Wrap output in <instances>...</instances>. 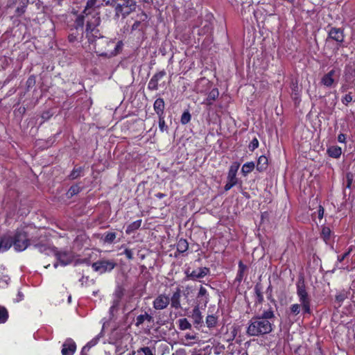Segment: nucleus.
I'll return each mask as SVG.
<instances>
[{
  "label": "nucleus",
  "mask_w": 355,
  "mask_h": 355,
  "mask_svg": "<svg viewBox=\"0 0 355 355\" xmlns=\"http://www.w3.org/2000/svg\"><path fill=\"white\" fill-rule=\"evenodd\" d=\"M261 290H262V288L261 286V284H256V286H254V292L256 294V301H255L256 304H262L263 302V295Z\"/></svg>",
  "instance_id": "obj_26"
},
{
  "label": "nucleus",
  "mask_w": 355,
  "mask_h": 355,
  "mask_svg": "<svg viewBox=\"0 0 355 355\" xmlns=\"http://www.w3.org/2000/svg\"><path fill=\"white\" fill-rule=\"evenodd\" d=\"M115 16L119 17L121 16L125 18L132 12L136 9V1L134 0H116L114 1Z\"/></svg>",
  "instance_id": "obj_5"
},
{
  "label": "nucleus",
  "mask_w": 355,
  "mask_h": 355,
  "mask_svg": "<svg viewBox=\"0 0 355 355\" xmlns=\"http://www.w3.org/2000/svg\"><path fill=\"white\" fill-rule=\"evenodd\" d=\"M189 248V243L186 239H180L177 243V250L179 252L183 253Z\"/></svg>",
  "instance_id": "obj_28"
},
{
  "label": "nucleus",
  "mask_w": 355,
  "mask_h": 355,
  "mask_svg": "<svg viewBox=\"0 0 355 355\" xmlns=\"http://www.w3.org/2000/svg\"><path fill=\"white\" fill-rule=\"evenodd\" d=\"M191 114L188 111L184 112L181 116V123L183 125L187 124L191 120Z\"/></svg>",
  "instance_id": "obj_38"
},
{
  "label": "nucleus",
  "mask_w": 355,
  "mask_h": 355,
  "mask_svg": "<svg viewBox=\"0 0 355 355\" xmlns=\"http://www.w3.org/2000/svg\"><path fill=\"white\" fill-rule=\"evenodd\" d=\"M116 263L114 260L101 259L92 263V268L94 271L101 274L110 272L113 270Z\"/></svg>",
  "instance_id": "obj_7"
},
{
  "label": "nucleus",
  "mask_w": 355,
  "mask_h": 355,
  "mask_svg": "<svg viewBox=\"0 0 355 355\" xmlns=\"http://www.w3.org/2000/svg\"><path fill=\"white\" fill-rule=\"evenodd\" d=\"M209 268L207 267L199 268L197 270H193L189 272V270L186 272L187 277L191 279L195 280L200 278H203L209 273Z\"/></svg>",
  "instance_id": "obj_14"
},
{
  "label": "nucleus",
  "mask_w": 355,
  "mask_h": 355,
  "mask_svg": "<svg viewBox=\"0 0 355 355\" xmlns=\"http://www.w3.org/2000/svg\"><path fill=\"white\" fill-rule=\"evenodd\" d=\"M16 12L18 13L19 15H20L24 12V8L23 7L17 8Z\"/></svg>",
  "instance_id": "obj_53"
},
{
  "label": "nucleus",
  "mask_w": 355,
  "mask_h": 355,
  "mask_svg": "<svg viewBox=\"0 0 355 355\" xmlns=\"http://www.w3.org/2000/svg\"><path fill=\"white\" fill-rule=\"evenodd\" d=\"M342 101L345 104H347V103H350L351 101H352V95L350 94H346L342 99Z\"/></svg>",
  "instance_id": "obj_47"
},
{
  "label": "nucleus",
  "mask_w": 355,
  "mask_h": 355,
  "mask_svg": "<svg viewBox=\"0 0 355 355\" xmlns=\"http://www.w3.org/2000/svg\"><path fill=\"white\" fill-rule=\"evenodd\" d=\"M86 37L90 43H94L95 40L102 37L97 28L101 22L99 13H95L91 18L86 19Z\"/></svg>",
  "instance_id": "obj_4"
},
{
  "label": "nucleus",
  "mask_w": 355,
  "mask_h": 355,
  "mask_svg": "<svg viewBox=\"0 0 355 355\" xmlns=\"http://www.w3.org/2000/svg\"><path fill=\"white\" fill-rule=\"evenodd\" d=\"M254 166L255 165L253 162H247L243 165L241 172L244 175H246L253 171Z\"/></svg>",
  "instance_id": "obj_30"
},
{
  "label": "nucleus",
  "mask_w": 355,
  "mask_h": 355,
  "mask_svg": "<svg viewBox=\"0 0 355 355\" xmlns=\"http://www.w3.org/2000/svg\"><path fill=\"white\" fill-rule=\"evenodd\" d=\"M142 352L144 355H154L152 349L148 347H144L137 350V353Z\"/></svg>",
  "instance_id": "obj_42"
},
{
  "label": "nucleus",
  "mask_w": 355,
  "mask_h": 355,
  "mask_svg": "<svg viewBox=\"0 0 355 355\" xmlns=\"http://www.w3.org/2000/svg\"><path fill=\"white\" fill-rule=\"evenodd\" d=\"M166 75L164 71H161L155 73L150 80L148 84V88L150 90H157L158 89L159 81Z\"/></svg>",
  "instance_id": "obj_16"
},
{
  "label": "nucleus",
  "mask_w": 355,
  "mask_h": 355,
  "mask_svg": "<svg viewBox=\"0 0 355 355\" xmlns=\"http://www.w3.org/2000/svg\"><path fill=\"white\" fill-rule=\"evenodd\" d=\"M318 212V218L320 219H322L324 216V208L322 206H320Z\"/></svg>",
  "instance_id": "obj_51"
},
{
  "label": "nucleus",
  "mask_w": 355,
  "mask_h": 355,
  "mask_svg": "<svg viewBox=\"0 0 355 355\" xmlns=\"http://www.w3.org/2000/svg\"><path fill=\"white\" fill-rule=\"evenodd\" d=\"M97 0H87L86 3V6L83 12V17L85 19L91 18L92 15L95 13H98L96 12L95 9L98 8L100 6L97 5Z\"/></svg>",
  "instance_id": "obj_13"
},
{
  "label": "nucleus",
  "mask_w": 355,
  "mask_h": 355,
  "mask_svg": "<svg viewBox=\"0 0 355 355\" xmlns=\"http://www.w3.org/2000/svg\"><path fill=\"white\" fill-rule=\"evenodd\" d=\"M336 300L338 302H343L345 299L344 295H336Z\"/></svg>",
  "instance_id": "obj_54"
},
{
  "label": "nucleus",
  "mask_w": 355,
  "mask_h": 355,
  "mask_svg": "<svg viewBox=\"0 0 355 355\" xmlns=\"http://www.w3.org/2000/svg\"><path fill=\"white\" fill-rule=\"evenodd\" d=\"M191 318L193 319V324L196 326H201L203 323L202 315L198 306L194 307L191 313Z\"/></svg>",
  "instance_id": "obj_20"
},
{
  "label": "nucleus",
  "mask_w": 355,
  "mask_h": 355,
  "mask_svg": "<svg viewBox=\"0 0 355 355\" xmlns=\"http://www.w3.org/2000/svg\"><path fill=\"white\" fill-rule=\"evenodd\" d=\"M141 220H137L132 223L131 224H130L128 226L127 230H126V233L130 234L132 232H134L135 230L139 229V227L141 226Z\"/></svg>",
  "instance_id": "obj_31"
},
{
  "label": "nucleus",
  "mask_w": 355,
  "mask_h": 355,
  "mask_svg": "<svg viewBox=\"0 0 355 355\" xmlns=\"http://www.w3.org/2000/svg\"><path fill=\"white\" fill-rule=\"evenodd\" d=\"M71 296H69V298H68V301H69V302H70V301H71Z\"/></svg>",
  "instance_id": "obj_61"
},
{
  "label": "nucleus",
  "mask_w": 355,
  "mask_h": 355,
  "mask_svg": "<svg viewBox=\"0 0 355 355\" xmlns=\"http://www.w3.org/2000/svg\"><path fill=\"white\" fill-rule=\"evenodd\" d=\"M35 83V80L34 79L31 78H29L27 80V84L28 85V86H30L31 84L34 83Z\"/></svg>",
  "instance_id": "obj_56"
},
{
  "label": "nucleus",
  "mask_w": 355,
  "mask_h": 355,
  "mask_svg": "<svg viewBox=\"0 0 355 355\" xmlns=\"http://www.w3.org/2000/svg\"><path fill=\"white\" fill-rule=\"evenodd\" d=\"M82 172V168L79 167L78 168H74L69 175V178L71 180H74L80 176V173Z\"/></svg>",
  "instance_id": "obj_40"
},
{
  "label": "nucleus",
  "mask_w": 355,
  "mask_h": 355,
  "mask_svg": "<svg viewBox=\"0 0 355 355\" xmlns=\"http://www.w3.org/2000/svg\"><path fill=\"white\" fill-rule=\"evenodd\" d=\"M247 269V267L245 265H244L242 261H239V270L238 273L236 277V280L239 282H241L244 277L245 272Z\"/></svg>",
  "instance_id": "obj_29"
},
{
  "label": "nucleus",
  "mask_w": 355,
  "mask_h": 355,
  "mask_svg": "<svg viewBox=\"0 0 355 355\" xmlns=\"http://www.w3.org/2000/svg\"><path fill=\"white\" fill-rule=\"evenodd\" d=\"M80 191V188L79 186L78 185H73V186H71L69 189L67 191V196L69 198H71L73 196L78 193Z\"/></svg>",
  "instance_id": "obj_36"
},
{
  "label": "nucleus",
  "mask_w": 355,
  "mask_h": 355,
  "mask_svg": "<svg viewBox=\"0 0 355 355\" xmlns=\"http://www.w3.org/2000/svg\"><path fill=\"white\" fill-rule=\"evenodd\" d=\"M116 1V0H108V1L105 3V4H106L107 6H112V8H114L115 9V5H114V1Z\"/></svg>",
  "instance_id": "obj_52"
},
{
  "label": "nucleus",
  "mask_w": 355,
  "mask_h": 355,
  "mask_svg": "<svg viewBox=\"0 0 355 355\" xmlns=\"http://www.w3.org/2000/svg\"><path fill=\"white\" fill-rule=\"evenodd\" d=\"M297 295L300 304H293L289 307L286 311V314L289 318L296 320V318L302 311L304 315L311 314V296L309 295L304 283V277H301L297 284Z\"/></svg>",
  "instance_id": "obj_2"
},
{
  "label": "nucleus",
  "mask_w": 355,
  "mask_h": 355,
  "mask_svg": "<svg viewBox=\"0 0 355 355\" xmlns=\"http://www.w3.org/2000/svg\"><path fill=\"white\" fill-rule=\"evenodd\" d=\"M336 73L335 69H331L327 73L323 76L321 79V83L327 87H331L334 83V76Z\"/></svg>",
  "instance_id": "obj_18"
},
{
  "label": "nucleus",
  "mask_w": 355,
  "mask_h": 355,
  "mask_svg": "<svg viewBox=\"0 0 355 355\" xmlns=\"http://www.w3.org/2000/svg\"><path fill=\"white\" fill-rule=\"evenodd\" d=\"M116 237V234L115 232H107L105 234V237L103 239V241L107 243H112L114 242V239Z\"/></svg>",
  "instance_id": "obj_35"
},
{
  "label": "nucleus",
  "mask_w": 355,
  "mask_h": 355,
  "mask_svg": "<svg viewBox=\"0 0 355 355\" xmlns=\"http://www.w3.org/2000/svg\"><path fill=\"white\" fill-rule=\"evenodd\" d=\"M147 19L148 15L144 12L139 13L137 16V19L132 26L131 31H143L147 26Z\"/></svg>",
  "instance_id": "obj_9"
},
{
  "label": "nucleus",
  "mask_w": 355,
  "mask_h": 355,
  "mask_svg": "<svg viewBox=\"0 0 355 355\" xmlns=\"http://www.w3.org/2000/svg\"><path fill=\"white\" fill-rule=\"evenodd\" d=\"M240 166V164L237 162L234 163L230 168L228 175H227V182L225 186V190L228 191L232 187L237 184V178H236V173Z\"/></svg>",
  "instance_id": "obj_8"
},
{
  "label": "nucleus",
  "mask_w": 355,
  "mask_h": 355,
  "mask_svg": "<svg viewBox=\"0 0 355 355\" xmlns=\"http://www.w3.org/2000/svg\"><path fill=\"white\" fill-rule=\"evenodd\" d=\"M327 153L333 158H338L341 155L342 149L338 146H332L328 148Z\"/></svg>",
  "instance_id": "obj_23"
},
{
  "label": "nucleus",
  "mask_w": 355,
  "mask_h": 355,
  "mask_svg": "<svg viewBox=\"0 0 355 355\" xmlns=\"http://www.w3.org/2000/svg\"><path fill=\"white\" fill-rule=\"evenodd\" d=\"M53 255H54L63 266L69 264L73 260V256L69 251H58L55 248Z\"/></svg>",
  "instance_id": "obj_12"
},
{
  "label": "nucleus",
  "mask_w": 355,
  "mask_h": 355,
  "mask_svg": "<svg viewBox=\"0 0 355 355\" xmlns=\"http://www.w3.org/2000/svg\"><path fill=\"white\" fill-rule=\"evenodd\" d=\"M117 305V302H114V304L110 307V311L112 312L115 306Z\"/></svg>",
  "instance_id": "obj_59"
},
{
  "label": "nucleus",
  "mask_w": 355,
  "mask_h": 355,
  "mask_svg": "<svg viewBox=\"0 0 355 355\" xmlns=\"http://www.w3.org/2000/svg\"><path fill=\"white\" fill-rule=\"evenodd\" d=\"M19 299L17 300V302L20 301L23 298V294L21 292L18 293Z\"/></svg>",
  "instance_id": "obj_58"
},
{
  "label": "nucleus",
  "mask_w": 355,
  "mask_h": 355,
  "mask_svg": "<svg viewBox=\"0 0 355 355\" xmlns=\"http://www.w3.org/2000/svg\"><path fill=\"white\" fill-rule=\"evenodd\" d=\"M123 254L129 260H132L133 259V252L132 250L125 249L123 252Z\"/></svg>",
  "instance_id": "obj_46"
},
{
  "label": "nucleus",
  "mask_w": 355,
  "mask_h": 355,
  "mask_svg": "<svg viewBox=\"0 0 355 355\" xmlns=\"http://www.w3.org/2000/svg\"><path fill=\"white\" fill-rule=\"evenodd\" d=\"M331 230L329 227H323L322 230V235L324 239L329 238Z\"/></svg>",
  "instance_id": "obj_45"
},
{
  "label": "nucleus",
  "mask_w": 355,
  "mask_h": 355,
  "mask_svg": "<svg viewBox=\"0 0 355 355\" xmlns=\"http://www.w3.org/2000/svg\"><path fill=\"white\" fill-rule=\"evenodd\" d=\"M347 187L349 188L350 186H351V184H352V178H349V175H347Z\"/></svg>",
  "instance_id": "obj_55"
},
{
  "label": "nucleus",
  "mask_w": 355,
  "mask_h": 355,
  "mask_svg": "<svg viewBox=\"0 0 355 355\" xmlns=\"http://www.w3.org/2000/svg\"><path fill=\"white\" fill-rule=\"evenodd\" d=\"M218 96V91L217 89H213L208 94L207 98L205 100V103L207 105H210L213 103L217 97Z\"/></svg>",
  "instance_id": "obj_27"
},
{
  "label": "nucleus",
  "mask_w": 355,
  "mask_h": 355,
  "mask_svg": "<svg viewBox=\"0 0 355 355\" xmlns=\"http://www.w3.org/2000/svg\"><path fill=\"white\" fill-rule=\"evenodd\" d=\"M122 45L121 41L116 42L103 37L95 40L94 49L98 55L110 58L119 52Z\"/></svg>",
  "instance_id": "obj_3"
},
{
  "label": "nucleus",
  "mask_w": 355,
  "mask_h": 355,
  "mask_svg": "<svg viewBox=\"0 0 355 355\" xmlns=\"http://www.w3.org/2000/svg\"><path fill=\"white\" fill-rule=\"evenodd\" d=\"M179 328L181 330H187L190 329L191 328V324L188 321L187 318H182L178 320Z\"/></svg>",
  "instance_id": "obj_32"
},
{
  "label": "nucleus",
  "mask_w": 355,
  "mask_h": 355,
  "mask_svg": "<svg viewBox=\"0 0 355 355\" xmlns=\"http://www.w3.org/2000/svg\"><path fill=\"white\" fill-rule=\"evenodd\" d=\"M156 197H157L158 198H164L166 195L164 193H157L156 195Z\"/></svg>",
  "instance_id": "obj_57"
},
{
  "label": "nucleus",
  "mask_w": 355,
  "mask_h": 355,
  "mask_svg": "<svg viewBox=\"0 0 355 355\" xmlns=\"http://www.w3.org/2000/svg\"><path fill=\"white\" fill-rule=\"evenodd\" d=\"M8 318V312L7 309L2 306H0V324L5 323Z\"/></svg>",
  "instance_id": "obj_33"
},
{
  "label": "nucleus",
  "mask_w": 355,
  "mask_h": 355,
  "mask_svg": "<svg viewBox=\"0 0 355 355\" xmlns=\"http://www.w3.org/2000/svg\"><path fill=\"white\" fill-rule=\"evenodd\" d=\"M12 234L6 233L0 238V252H5L13 245Z\"/></svg>",
  "instance_id": "obj_15"
},
{
  "label": "nucleus",
  "mask_w": 355,
  "mask_h": 355,
  "mask_svg": "<svg viewBox=\"0 0 355 355\" xmlns=\"http://www.w3.org/2000/svg\"><path fill=\"white\" fill-rule=\"evenodd\" d=\"M145 320L151 322H153V319L150 315L148 314L147 313H145V314L139 315L137 317L135 325L137 327H139L144 322Z\"/></svg>",
  "instance_id": "obj_25"
},
{
  "label": "nucleus",
  "mask_w": 355,
  "mask_h": 355,
  "mask_svg": "<svg viewBox=\"0 0 355 355\" xmlns=\"http://www.w3.org/2000/svg\"><path fill=\"white\" fill-rule=\"evenodd\" d=\"M78 40L77 35L75 33H71L69 35V40L71 42H73Z\"/></svg>",
  "instance_id": "obj_50"
},
{
  "label": "nucleus",
  "mask_w": 355,
  "mask_h": 355,
  "mask_svg": "<svg viewBox=\"0 0 355 355\" xmlns=\"http://www.w3.org/2000/svg\"><path fill=\"white\" fill-rule=\"evenodd\" d=\"M272 286L271 285H269V286L268 287L267 290H266V294L268 295V299L271 302H272L274 304H276V302L275 300H274V298H272Z\"/></svg>",
  "instance_id": "obj_44"
},
{
  "label": "nucleus",
  "mask_w": 355,
  "mask_h": 355,
  "mask_svg": "<svg viewBox=\"0 0 355 355\" xmlns=\"http://www.w3.org/2000/svg\"><path fill=\"white\" fill-rule=\"evenodd\" d=\"M159 118V128L161 132H164L167 131L168 126L166 125L164 116H158Z\"/></svg>",
  "instance_id": "obj_37"
},
{
  "label": "nucleus",
  "mask_w": 355,
  "mask_h": 355,
  "mask_svg": "<svg viewBox=\"0 0 355 355\" xmlns=\"http://www.w3.org/2000/svg\"><path fill=\"white\" fill-rule=\"evenodd\" d=\"M191 355H202V354L200 353H194V354H193Z\"/></svg>",
  "instance_id": "obj_60"
},
{
  "label": "nucleus",
  "mask_w": 355,
  "mask_h": 355,
  "mask_svg": "<svg viewBox=\"0 0 355 355\" xmlns=\"http://www.w3.org/2000/svg\"><path fill=\"white\" fill-rule=\"evenodd\" d=\"M76 346L75 343L71 340H67L62 345V355H73L76 351Z\"/></svg>",
  "instance_id": "obj_17"
},
{
  "label": "nucleus",
  "mask_w": 355,
  "mask_h": 355,
  "mask_svg": "<svg viewBox=\"0 0 355 355\" xmlns=\"http://www.w3.org/2000/svg\"><path fill=\"white\" fill-rule=\"evenodd\" d=\"M57 266H58V263H55V264H54V267H55V268H57Z\"/></svg>",
  "instance_id": "obj_62"
},
{
  "label": "nucleus",
  "mask_w": 355,
  "mask_h": 355,
  "mask_svg": "<svg viewBox=\"0 0 355 355\" xmlns=\"http://www.w3.org/2000/svg\"><path fill=\"white\" fill-rule=\"evenodd\" d=\"M275 318L272 307L263 310L261 314L253 316L248 322L246 333L250 336H259L270 334L273 329Z\"/></svg>",
  "instance_id": "obj_1"
},
{
  "label": "nucleus",
  "mask_w": 355,
  "mask_h": 355,
  "mask_svg": "<svg viewBox=\"0 0 355 355\" xmlns=\"http://www.w3.org/2000/svg\"><path fill=\"white\" fill-rule=\"evenodd\" d=\"M170 304V297L166 294L158 295L153 301V308L156 310L166 309Z\"/></svg>",
  "instance_id": "obj_10"
},
{
  "label": "nucleus",
  "mask_w": 355,
  "mask_h": 355,
  "mask_svg": "<svg viewBox=\"0 0 355 355\" xmlns=\"http://www.w3.org/2000/svg\"><path fill=\"white\" fill-rule=\"evenodd\" d=\"M13 247L16 251H23L29 245V240L26 232L17 231L12 234Z\"/></svg>",
  "instance_id": "obj_6"
},
{
  "label": "nucleus",
  "mask_w": 355,
  "mask_h": 355,
  "mask_svg": "<svg viewBox=\"0 0 355 355\" xmlns=\"http://www.w3.org/2000/svg\"><path fill=\"white\" fill-rule=\"evenodd\" d=\"M349 253H350V250L344 253L342 256H339L338 257V261L340 262L343 261L349 254Z\"/></svg>",
  "instance_id": "obj_49"
},
{
  "label": "nucleus",
  "mask_w": 355,
  "mask_h": 355,
  "mask_svg": "<svg viewBox=\"0 0 355 355\" xmlns=\"http://www.w3.org/2000/svg\"><path fill=\"white\" fill-rule=\"evenodd\" d=\"M180 298L181 290L180 288H177L175 291L173 292L171 297L170 298L171 306L172 308H174L175 309L181 308Z\"/></svg>",
  "instance_id": "obj_19"
},
{
  "label": "nucleus",
  "mask_w": 355,
  "mask_h": 355,
  "mask_svg": "<svg viewBox=\"0 0 355 355\" xmlns=\"http://www.w3.org/2000/svg\"><path fill=\"white\" fill-rule=\"evenodd\" d=\"M217 318L214 315H209L206 318V324L207 327H214L217 324Z\"/></svg>",
  "instance_id": "obj_34"
},
{
  "label": "nucleus",
  "mask_w": 355,
  "mask_h": 355,
  "mask_svg": "<svg viewBox=\"0 0 355 355\" xmlns=\"http://www.w3.org/2000/svg\"><path fill=\"white\" fill-rule=\"evenodd\" d=\"M268 166V159L266 156L261 155L259 157L257 164V169L259 172L263 171Z\"/></svg>",
  "instance_id": "obj_24"
},
{
  "label": "nucleus",
  "mask_w": 355,
  "mask_h": 355,
  "mask_svg": "<svg viewBox=\"0 0 355 355\" xmlns=\"http://www.w3.org/2000/svg\"><path fill=\"white\" fill-rule=\"evenodd\" d=\"M207 296H208V295H207V289L205 288H204L203 286H200V288L199 289V292L198 293V298L205 297V303L207 304L208 302Z\"/></svg>",
  "instance_id": "obj_39"
},
{
  "label": "nucleus",
  "mask_w": 355,
  "mask_h": 355,
  "mask_svg": "<svg viewBox=\"0 0 355 355\" xmlns=\"http://www.w3.org/2000/svg\"><path fill=\"white\" fill-rule=\"evenodd\" d=\"M164 101L163 98H159L155 100L153 108L156 114L158 115V116H164Z\"/></svg>",
  "instance_id": "obj_21"
},
{
  "label": "nucleus",
  "mask_w": 355,
  "mask_h": 355,
  "mask_svg": "<svg viewBox=\"0 0 355 355\" xmlns=\"http://www.w3.org/2000/svg\"><path fill=\"white\" fill-rule=\"evenodd\" d=\"M259 146V141L257 138H254L250 143L248 148L250 150L254 151Z\"/></svg>",
  "instance_id": "obj_41"
},
{
  "label": "nucleus",
  "mask_w": 355,
  "mask_h": 355,
  "mask_svg": "<svg viewBox=\"0 0 355 355\" xmlns=\"http://www.w3.org/2000/svg\"><path fill=\"white\" fill-rule=\"evenodd\" d=\"M35 247L40 252L44 253L47 255H52L55 250L54 248L41 243L35 245Z\"/></svg>",
  "instance_id": "obj_22"
},
{
  "label": "nucleus",
  "mask_w": 355,
  "mask_h": 355,
  "mask_svg": "<svg viewBox=\"0 0 355 355\" xmlns=\"http://www.w3.org/2000/svg\"><path fill=\"white\" fill-rule=\"evenodd\" d=\"M345 139H346V137H345V135L344 134H339L338 136V141L340 143H345Z\"/></svg>",
  "instance_id": "obj_48"
},
{
  "label": "nucleus",
  "mask_w": 355,
  "mask_h": 355,
  "mask_svg": "<svg viewBox=\"0 0 355 355\" xmlns=\"http://www.w3.org/2000/svg\"><path fill=\"white\" fill-rule=\"evenodd\" d=\"M345 35L343 33V30L340 28L331 27L328 32V37L327 40L329 39L333 40L338 43V45L340 46L344 42Z\"/></svg>",
  "instance_id": "obj_11"
},
{
  "label": "nucleus",
  "mask_w": 355,
  "mask_h": 355,
  "mask_svg": "<svg viewBox=\"0 0 355 355\" xmlns=\"http://www.w3.org/2000/svg\"><path fill=\"white\" fill-rule=\"evenodd\" d=\"M265 6L267 7L266 8H264L266 14L269 16L273 15L275 12V6L270 4H266Z\"/></svg>",
  "instance_id": "obj_43"
}]
</instances>
